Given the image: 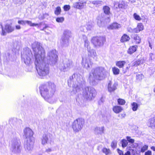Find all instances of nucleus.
<instances>
[{"instance_id": "1", "label": "nucleus", "mask_w": 155, "mask_h": 155, "mask_svg": "<svg viewBox=\"0 0 155 155\" xmlns=\"http://www.w3.org/2000/svg\"><path fill=\"white\" fill-rule=\"evenodd\" d=\"M38 49L37 53L35 54V61L37 63L36 64V67L38 74L40 76H44L48 74L49 73V67L48 64H40L39 65L37 64L39 61L41 60L44 59L45 57V51L42 49H41L40 47H37Z\"/></svg>"}, {"instance_id": "2", "label": "nucleus", "mask_w": 155, "mask_h": 155, "mask_svg": "<svg viewBox=\"0 0 155 155\" xmlns=\"http://www.w3.org/2000/svg\"><path fill=\"white\" fill-rule=\"evenodd\" d=\"M106 72V70L104 68L97 67L93 69L92 74L95 80L101 81L105 78Z\"/></svg>"}, {"instance_id": "3", "label": "nucleus", "mask_w": 155, "mask_h": 155, "mask_svg": "<svg viewBox=\"0 0 155 155\" xmlns=\"http://www.w3.org/2000/svg\"><path fill=\"white\" fill-rule=\"evenodd\" d=\"M54 84L51 83H48V84L42 85L39 89L41 96L45 100L48 99L50 97V95L48 89H51L55 87Z\"/></svg>"}, {"instance_id": "4", "label": "nucleus", "mask_w": 155, "mask_h": 155, "mask_svg": "<svg viewBox=\"0 0 155 155\" xmlns=\"http://www.w3.org/2000/svg\"><path fill=\"white\" fill-rule=\"evenodd\" d=\"M96 94L97 92L94 88L88 87H85L83 92V96L87 100H91L96 96Z\"/></svg>"}, {"instance_id": "5", "label": "nucleus", "mask_w": 155, "mask_h": 155, "mask_svg": "<svg viewBox=\"0 0 155 155\" xmlns=\"http://www.w3.org/2000/svg\"><path fill=\"white\" fill-rule=\"evenodd\" d=\"M84 124V119L78 118L73 122L71 127L74 131L78 132L82 129Z\"/></svg>"}, {"instance_id": "6", "label": "nucleus", "mask_w": 155, "mask_h": 155, "mask_svg": "<svg viewBox=\"0 0 155 155\" xmlns=\"http://www.w3.org/2000/svg\"><path fill=\"white\" fill-rule=\"evenodd\" d=\"M106 41V38L103 36H94L91 39V42L95 47L103 46Z\"/></svg>"}, {"instance_id": "7", "label": "nucleus", "mask_w": 155, "mask_h": 155, "mask_svg": "<svg viewBox=\"0 0 155 155\" xmlns=\"http://www.w3.org/2000/svg\"><path fill=\"white\" fill-rule=\"evenodd\" d=\"M24 133L26 137V138L29 139L30 140V141H31V139H34V137H33L34 133L32 130L29 127H26L24 130Z\"/></svg>"}, {"instance_id": "8", "label": "nucleus", "mask_w": 155, "mask_h": 155, "mask_svg": "<svg viewBox=\"0 0 155 155\" xmlns=\"http://www.w3.org/2000/svg\"><path fill=\"white\" fill-rule=\"evenodd\" d=\"M14 30V28L9 25H5L4 29H2L1 35H5L6 33H10L13 32Z\"/></svg>"}, {"instance_id": "9", "label": "nucleus", "mask_w": 155, "mask_h": 155, "mask_svg": "<svg viewBox=\"0 0 155 155\" xmlns=\"http://www.w3.org/2000/svg\"><path fill=\"white\" fill-rule=\"evenodd\" d=\"M132 43L135 44H138L141 42V38L139 35L134 34L132 37Z\"/></svg>"}, {"instance_id": "10", "label": "nucleus", "mask_w": 155, "mask_h": 155, "mask_svg": "<svg viewBox=\"0 0 155 155\" xmlns=\"http://www.w3.org/2000/svg\"><path fill=\"white\" fill-rule=\"evenodd\" d=\"M144 29V27L142 23H139L137 24L136 28L132 30V31L135 33H138L143 31Z\"/></svg>"}, {"instance_id": "11", "label": "nucleus", "mask_w": 155, "mask_h": 155, "mask_svg": "<svg viewBox=\"0 0 155 155\" xmlns=\"http://www.w3.org/2000/svg\"><path fill=\"white\" fill-rule=\"evenodd\" d=\"M140 64V61L139 60H137L133 62L131 65L130 64H129L127 66L126 68L125 71H124V73H125L126 72L128 71L131 67H137L139 66Z\"/></svg>"}, {"instance_id": "12", "label": "nucleus", "mask_w": 155, "mask_h": 155, "mask_svg": "<svg viewBox=\"0 0 155 155\" xmlns=\"http://www.w3.org/2000/svg\"><path fill=\"white\" fill-rule=\"evenodd\" d=\"M107 89L110 92H114L117 89V84L115 83L112 84V81H110L108 84Z\"/></svg>"}, {"instance_id": "13", "label": "nucleus", "mask_w": 155, "mask_h": 155, "mask_svg": "<svg viewBox=\"0 0 155 155\" xmlns=\"http://www.w3.org/2000/svg\"><path fill=\"white\" fill-rule=\"evenodd\" d=\"M120 27V24L116 22H114L107 26V28L110 30L117 29Z\"/></svg>"}, {"instance_id": "14", "label": "nucleus", "mask_w": 155, "mask_h": 155, "mask_svg": "<svg viewBox=\"0 0 155 155\" xmlns=\"http://www.w3.org/2000/svg\"><path fill=\"white\" fill-rule=\"evenodd\" d=\"M137 48L138 46L137 45L130 46L127 50V52L129 54H132L137 51Z\"/></svg>"}, {"instance_id": "15", "label": "nucleus", "mask_w": 155, "mask_h": 155, "mask_svg": "<svg viewBox=\"0 0 155 155\" xmlns=\"http://www.w3.org/2000/svg\"><path fill=\"white\" fill-rule=\"evenodd\" d=\"M112 110L115 113L118 114L121 113L123 110V108L120 106L115 105L113 107Z\"/></svg>"}, {"instance_id": "16", "label": "nucleus", "mask_w": 155, "mask_h": 155, "mask_svg": "<svg viewBox=\"0 0 155 155\" xmlns=\"http://www.w3.org/2000/svg\"><path fill=\"white\" fill-rule=\"evenodd\" d=\"M85 3V2H77L74 4L73 7L76 9H81L84 8V4Z\"/></svg>"}, {"instance_id": "17", "label": "nucleus", "mask_w": 155, "mask_h": 155, "mask_svg": "<svg viewBox=\"0 0 155 155\" xmlns=\"http://www.w3.org/2000/svg\"><path fill=\"white\" fill-rule=\"evenodd\" d=\"M147 123L149 127L153 129L155 128V117H152L150 118Z\"/></svg>"}, {"instance_id": "18", "label": "nucleus", "mask_w": 155, "mask_h": 155, "mask_svg": "<svg viewBox=\"0 0 155 155\" xmlns=\"http://www.w3.org/2000/svg\"><path fill=\"white\" fill-rule=\"evenodd\" d=\"M130 39L129 36L126 34H123L120 39V41L122 43H124L128 41Z\"/></svg>"}, {"instance_id": "19", "label": "nucleus", "mask_w": 155, "mask_h": 155, "mask_svg": "<svg viewBox=\"0 0 155 155\" xmlns=\"http://www.w3.org/2000/svg\"><path fill=\"white\" fill-rule=\"evenodd\" d=\"M126 64L125 61H119L116 62V65L119 68H124Z\"/></svg>"}, {"instance_id": "20", "label": "nucleus", "mask_w": 155, "mask_h": 155, "mask_svg": "<svg viewBox=\"0 0 155 155\" xmlns=\"http://www.w3.org/2000/svg\"><path fill=\"white\" fill-rule=\"evenodd\" d=\"M25 23H26L28 25H29L31 27H34L41 26L42 25V23H40L39 24L35 23H32V22L30 21L27 20L25 21Z\"/></svg>"}, {"instance_id": "21", "label": "nucleus", "mask_w": 155, "mask_h": 155, "mask_svg": "<svg viewBox=\"0 0 155 155\" xmlns=\"http://www.w3.org/2000/svg\"><path fill=\"white\" fill-rule=\"evenodd\" d=\"M104 13L106 15H109L110 14V8L108 6H104L103 8Z\"/></svg>"}, {"instance_id": "22", "label": "nucleus", "mask_w": 155, "mask_h": 155, "mask_svg": "<svg viewBox=\"0 0 155 155\" xmlns=\"http://www.w3.org/2000/svg\"><path fill=\"white\" fill-rule=\"evenodd\" d=\"M102 151L104 153L105 155H109L111 153L110 150L106 147H103L102 149Z\"/></svg>"}, {"instance_id": "23", "label": "nucleus", "mask_w": 155, "mask_h": 155, "mask_svg": "<svg viewBox=\"0 0 155 155\" xmlns=\"http://www.w3.org/2000/svg\"><path fill=\"white\" fill-rule=\"evenodd\" d=\"M117 151L119 155H131L130 152L129 151H127L124 154L123 151L118 148L117 149Z\"/></svg>"}, {"instance_id": "24", "label": "nucleus", "mask_w": 155, "mask_h": 155, "mask_svg": "<svg viewBox=\"0 0 155 155\" xmlns=\"http://www.w3.org/2000/svg\"><path fill=\"white\" fill-rule=\"evenodd\" d=\"M61 9L60 6H58L55 8L54 11L55 14L57 15H59L61 14Z\"/></svg>"}, {"instance_id": "25", "label": "nucleus", "mask_w": 155, "mask_h": 155, "mask_svg": "<svg viewBox=\"0 0 155 155\" xmlns=\"http://www.w3.org/2000/svg\"><path fill=\"white\" fill-rule=\"evenodd\" d=\"M113 73L114 75H117L119 74L120 70L116 67H114L112 68Z\"/></svg>"}, {"instance_id": "26", "label": "nucleus", "mask_w": 155, "mask_h": 155, "mask_svg": "<svg viewBox=\"0 0 155 155\" xmlns=\"http://www.w3.org/2000/svg\"><path fill=\"white\" fill-rule=\"evenodd\" d=\"M117 102L118 104L121 105H124L126 102L125 101L124 99L120 98L117 99Z\"/></svg>"}, {"instance_id": "27", "label": "nucleus", "mask_w": 155, "mask_h": 155, "mask_svg": "<svg viewBox=\"0 0 155 155\" xmlns=\"http://www.w3.org/2000/svg\"><path fill=\"white\" fill-rule=\"evenodd\" d=\"M121 143L122 147L123 148L126 147L128 143L127 140L125 139H122L121 140Z\"/></svg>"}, {"instance_id": "28", "label": "nucleus", "mask_w": 155, "mask_h": 155, "mask_svg": "<svg viewBox=\"0 0 155 155\" xmlns=\"http://www.w3.org/2000/svg\"><path fill=\"white\" fill-rule=\"evenodd\" d=\"M132 109L134 111H136L138 108V105L136 102H134L131 104Z\"/></svg>"}, {"instance_id": "29", "label": "nucleus", "mask_w": 155, "mask_h": 155, "mask_svg": "<svg viewBox=\"0 0 155 155\" xmlns=\"http://www.w3.org/2000/svg\"><path fill=\"white\" fill-rule=\"evenodd\" d=\"M133 16L134 18L136 20L140 21L141 20L140 16L136 13H134Z\"/></svg>"}, {"instance_id": "30", "label": "nucleus", "mask_w": 155, "mask_h": 155, "mask_svg": "<svg viewBox=\"0 0 155 155\" xmlns=\"http://www.w3.org/2000/svg\"><path fill=\"white\" fill-rule=\"evenodd\" d=\"M148 146L147 145H144L142 147L141 150L140 152L142 153L144 152L145 151L148 149Z\"/></svg>"}, {"instance_id": "31", "label": "nucleus", "mask_w": 155, "mask_h": 155, "mask_svg": "<svg viewBox=\"0 0 155 155\" xmlns=\"http://www.w3.org/2000/svg\"><path fill=\"white\" fill-rule=\"evenodd\" d=\"M126 139L128 142L131 144L133 143L135 141L134 139L131 138V137L129 136L126 137Z\"/></svg>"}, {"instance_id": "32", "label": "nucleus", "mask_w": 155, "mask_h": 155, "mask_svg": "<svg viewBox=\"0 0 155 155\" xmlns=\"http://www.w3.org/2000/svg\"><path fill=\"white\" fill-rule=\"evenodd\" d=\"M143 78V76L142 74H138L136 75V79L138 81H140Z\"/></svg>"}, {"instance_id": "33", "label": "nucleus", "mask_w": 155, "mask_h": 155, "mask_svg": "<svg viewBox=\"0 0 155 155\" xmlns=\"http://www.w3.org/2000/svg\"><path fill=\"white\" fill-rule=\"evenodd\" d=\"M56 20L58 22H62L64 20V18L62 17H57L56 18Z\"/></svg>"}, {"instance_id": "34", "label": "nucleus", "mask_w": 155, "mask_h": 155, "mask_svg": "<svg viewBox=\"0 0 155 155\" xmlns=\"http://www.w3.org/2000/svg\"><path fill=\"white\" fill-rule=\"evenodd\" d=\"M102 1H94L93 2V4L96 5H101Z\"/></svg>"}, {"instance_id": "35", "label": "nucleus", "mask_w": 155, "mask_h": 155, "mask_svg": "<svg viewBox=\"0 0 155 155\" xmlns=\"http://www.w3.org/2000/svg\"><path fill=\"white\" fill-rule=\"evenodd\" d=\"M117 143L114 141H112L111 144V146L112 148H115L117 147Z\"/></svg>"}, {"instance_id": "36", "label": "nucleus", "mask_w": 155, "mask_h": 155, "mask_svg": "<svg viewBox=\"0 0 155 155\" xmlns=\"http://www.w3.org/2000/svg\"><path fill=\"white\" fill-rule=\"evenodd\" d=\"M63 8L65 11H68L70 9V7L69 5H65L64 6Z\"/></svg>"}, {"instance_id": "37", "label": "nucleus", "mask_w": 155, "mask_h": 155, "mask_svg": "<svg viewBox=\"0 0 155 155\" xmlns=\"http://www.w3.org/2000/svg\"><path fill=\"white\" fill-rule=\"evenodd\" d=\"M48 137L47 136H45V137H43L42 139V143H47L48 140Z\"/></svg>"}, {"instance_id": "38", "label": "nucleus", "mask_w": 155, "mask_h": 155, "mask_svg": "<svg viewBox=\"0 0 155 155\" xmlns=\"http://www.w3.org/2000/svg\"><path fill=\"white\" fill-rule=\"evenodd\" d=\"M144 155H152V152L151 150H148L145 152Z\"/></svg>"}, {"instance_id": "39", "label": "nucleus", "mask_w": 155, "mask_h": 155, "mask_svg": "<svg viewBox=\"0 0 155 155\" xmlns=\"http://www.w3.org/2000/svg\"><path fill=\"white\" fill-rule=\"evenodd\" d=\"M126 115L124 113L120 114L118 115V117L120 118H122L125 117Z\"/></svg>"}, {"instance_id": "40", "label": "nucleus", "mask_w": 155, "mask_h": 155, "mask_svg": "<svg viewBox=\"0 0 155 155\" xmlns=\"http://www.w3.org/2000/svg\"><path fill=\"white\" fill-rule=\"evenodd\" d=\"M18 23L20 24H25V21L23 20H19L18 21Z\"/></svg>"}, {"instance_id": "41", "label": "nucleus", "mask_w": 155, "mask_h": 155, "mask_svg": "<svg viewBox=\"0 0 155 155\" xmlns=\"http://www.w3.org/2000/svg\"><path fill=\"white\" fill-rule=\"evenodd\" d=\"M15 28L17 29H21V26L19 25H16L15 26Z\"/></svg>"}, {"instance_id": "42", "label": "nucleus", "mask_w": 155, "mask_h": 155, "mask_svg": "<svg viewBox=\"0 0 155 155\" xmlns=\"http://www.w3.org/2000/svg\"><path fill=\"white\" fill-rule=\"evenodd\" d=\"M44 25H45V24H44ZM47 27H48V26L47 25H45V26L42 29H41V30H42V31L44 30V29H45L47 28Z\"/></svg>"}, {"instance_id": "43", "label": "nucleus", "mask_w": 155, "mask_h": 155, "mask_svg": "<svg viewBox=\"0 0 155 155\" xmlns=\"http://www.w3.org/2000/svg\"><path fill=\"white\" fill-rule=\"evenodd\" d=\"M69 32L68 31H65L64 32V35H66L67 34H68L69 33Z\"/></svg>"}, {"instance_id": "44", "label": "nucleus", "mask_w": 155, "mask_h": 155, "mask_svg": "<svg viewBox=\"0 0 155 155\" xmlns=\"http://www.w3.org/2000/svg\"><path fill=\"white\" fill-rule=\"evenodd\" d=\"M150 148L151 150H152L153 151H155V146H152Z\"/></svg>"}, {"instance_id": "45", "label": "nucleus", "mask_w": 155, "mask_h": 155, "mask_svg": "<svg viewBox=\"0 0 155 155\" xmlns=\"http://www.w3.org/2000/svg\"><path fill=\"white\" fill-rule=\"evenodd\" d=\"M128 0L129 1V2H130L131 3H132L135 2L136 1V0Z\"/></svg>"}, {"instance_id": "46", "label": "nucleus", "mask_w": 155, "mask_h": 155, "mask_svg": "<svg viewBox=\"0 0 155 155\" xmlns=\"http://www.w3.org/2000/svg\"><path fill=\"white\" fill-rule=\"evenodd\" d=\"M51 149L50 148H48L47 150H46V151L47 152H51Z\"/></svg>"}, {"instance_id": "47", "label": "nucleus", "mask_w": 155, "mask_h": 155, "mask_svg": "<svg viewBox=\"0 0 155 155\" xmlns=\"http://www.w3.org/2000/svg\"><path fill=\"white\" fill-rule=\"evenodd\" d=\"M149 47L151 49L152 48V46L151 43L150 42L149 43Z\"/></svg>"}, {"instance_id": "48", "label": "nucleus", "mask_w": 155, "mask_h": 155, "mask_svg": "<svg viewBox=\"0 0 155 155\" xmlns=\"http://www.w3.org/2000/svg\"><path fill=\"white\" fill-rule=\"evenodd\" d=\"M17 3H19L20 4H21L22 2L21 0H19L18 1V2Z\"/></svg>"}, {"instance_id": "49", "label": "nucleus", "mask_w": 155, "mask_h": 155, "mask_svg": "<svg viewBox=\"0 0 155 155\" xmlns=\"http://www.w3.org/2000/svg\"><path fill=\"white\" fill-rule=\"evenodd\" d=\"M91 75L90 74L89 75V78L90 79L91 78Z\"/></svg>"}, {"instance_id": "50", "label": "nucleus", "mask_w": 155, "mask_h": 155, "mask_svg": "<svg viewBox=\"0 0 155 155\" xmlns=\"http://www.w3.org/2000/svg\"><path fill=\"white\" fill-rule=\"evenodd\" d=\"M31 140H32V141H33V142H34V141H33V140H34V138L33 139H31ZM29 141H30V142H31V141H30V140H29Z\"/></svg>"}, {"instance_id": "51", "label": "nucleus", "mask_w": 155, "mask_h": 155, "mask_svg": "<svg viewBox=\"0 0 155 155\" xmlns=\"http://www.w3.org/2000/svg\"><path fill=\"white\" fill-rule=\"evenodd\" d=\"M20 146H18V149H20Z\"/></svg>"}, {"instance_id": "52", "label": "nucleus", "mask_w": 155, "mask_h": 155, "mask_svg": "<svg viewBox=\"0 0 155 155\" xmlns=\"http://www.w3.org/2000/svg\"><path fill=\"white\" fill-rule=\"evenodd\" d=\"M153 92L155 93V87L154 89H153Z\"/></svg>"}]
</instances>
